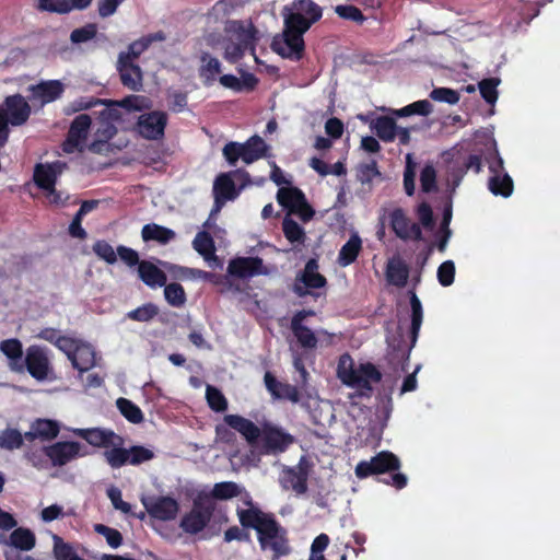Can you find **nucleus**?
Masks as SVG:
<instances>
[{
	"mask_svg": "<svg viewBox=\"0 0 560 560\" xmlns=\"http://www.w3.org/2000/svg\"><path fill=\"white\" fill-rule=\"evenodd\" d=\"M240 524L244 528L256 530L261 550L271 551L272 560H278L291 552L288 530L278 522L275 514L262 510L245 511L240 515Z\"/></svg>",
	"mask_w": 560,
	"mask_h": 560,
	"instance_id": "nucleus-1",
	"label": "nucleus"
},
{
	"mask_svg": "<svg viewBox=\"0 0 560 560\" xmlns=\"http://www.w3.org/2000/svg\"><path fill=\"white\" fill-rule=\"evenodd\" d=\"M223 420L252 446L256 445L261 438L265 454L283 453L295 442L292 434L270 422H265L259 428L252 420L240 415H225Z\"/></svg>",
	"mask_w": 560,
	"mask_h": 560,
	"instance_id": "nucleus-2",
	"label": "nucleus"
},
{
	"mask_svg": "<svg viewBox=\"0 0 560 560\" xmlns=\"http://www.w3.org/2000/svg\"><path fill=\"white\" fill-rule=\"evenodd\" d=\"M401 463L398 456L388 451H382L370 460H361L354 468V474L359 479H365L373 475H384L393 472L388 478L378 479L381 482L401 490L407 486V476L399 472Z\"/></svg>",
	"mask_w": 560,
	"mask_h": 560,
	"instance_id": "nucleus-3",
	"label": "nucleus"
},
{
	"mask_svg": "<svg viewBox=\"0 0 560 560\" xmlns=\"http://www.w3.org/2000/svg\"><path fill=\"white\" fill-rule=\"evenodd\" d=\"M337 374L345 385L357 388V392L350 396L351 398L371 397L373 393L372 383H378L382 380L380 370L370 362L361 364L359 369H353L349 354L340 357Z\"/></svg>",
	"mask_w": 560,
	"mask_h": 560,
	"instance_id": "nucleus-4",
	"label": "nucleus"
},
{
	"mask_svg": "<svg viewBox=\"0 0 560 560\" xmlns=\"http://www.w3.org/2000/svg\"><path fill=\"white\" fill-rule=\"evenodd\" d=\"M269 145L258 135H254L245 142L230 141L223 149L222 154L230 166H235L238 160L245 164H252L261 158L267 156Z\"/></svg>",
	"mask_w": 560,
	"mask_h": 560,
	"instance_id": "nucleus-5",
	"label": "nucleus"
},
{
	"mask_svg": "<svg viewBox=\"0 0 560 560\" xmlns=\"http://www.w3.org/2000/svg\"><path fill=\"white\" fill-rule=\"evenodd\" d=\"M409 295V302H410V308H411V325L409 330V337H410V345H398L393 349V351L389 353V361L390 363H394L395 361L401 363V370L406 371L409 358H410V351L412 347L416 345L417 339L419 337V331L422 325L423 320V308L421 301L417 296L415 290L408 291Z\"/></svg>",
	"mask_w": 560,
	"mask_h": 560,
	"instance_id": "nucleus-6",
	"label": "nucleus"
},
{
	"mask_svg": "<svg viewBox=\"0 0 560 560\" xmlns=\"http://www.w3.org/2000/svg\"><path fill=\"white\" fill-rule=\"evenodd\" d=\"M215 512L214 506L197 493L191 510L182 517L179 527L186 534L197 535L208 526Z\"/></svg>",
	"mask_w": 560,
	"mask_h": 560,
	"instance_id": "nucleus-7",
	"label": "nucleus"
},
{
	"mask_svg": "<svg viewBox=\"0 0 560 560\" xmlns=\"http://www.w3.org/2000/svg\"><path fill=\"white\" fill-rule=\"evenodd\" d=\"M54 467H62L72 460L88 455L84 446L77 441H59L43 447Z\"/></svg>",
	"mask_w": 560,
	"mask_h": 560,
	"instance_id": "nucleus-8",
	"label": "nucleus"
},
{
	"mask_svg": "<svg viewBox=\"0 0 560 560\" xmlns=\"http://www.w3.org/2000/svg\"><path fill=\"white\" fill-rule=\"evenodd\" d=\"M23 372L26 370L37 381H45L51 372L50 361L43 347L33 345L26 349L22 361Z\"/></svg>",
	"mask_w": 560,
	"mask_h": 560,
	"instance_id": "nucleus-9",
	"label": "nucleus"
},
{
	"mask_svg": "<svg viewBox=\"0 0 560 560\" xmlns=\"http://www.w3.org/2000/svg\"><path fill=\"white\" fill-rule=\"evenodd\" d=\"M271 49L282 58L299 61L304 56L305 43L302 35L283 30L282 37L273 38Z\"/></svg>",
	"mask_w": 560,
	"mask_h": 560,
	"instance_id": "nucleus-10",
	"label": "nucleus"
},
{
	"mask_svg": "<svg viewBox=\"0 0 560 560\" xmlns=\"http://www.w3.org/2000/svg\"><path fill=\"white\" fill-rule=\"evenodd\" d=\"M141 503L145 512L159 521H172L176 517L179 505L178 502L168 495L142 497Z\"/></svg>",
	"mask_w": 560,
	"mask_h": 560,
	"instance_id": "nucleus-11",
	"label": "nucleus"
},
{
	"mask_svg": "<svg viewBox=\"0 0 560 560\" xmlns=\"http://www.w3.org/2000/svg\"><path fill=\"white\" fill-rule=\"evenodd\" d=\"M167 125V114L162 110H153L142 114L137 122V131L148 140H160L164 137Z\"/></svg>",
	"mask_w": 560,
	"mask_h": 560,
	"instance_id": "nucleus-12",
	"label": "nucleus"
},
{
	"mask_svg": "<svg viewBox=\"0 0 560 560\" xmlns=\"http://www.w3.org/2000/svg\"><path fill=\"white\" fill-rule=\"evenodd\" d=\"M308 465L302 457L295 467L283 469L280 483L283 489H292L298 494H304L307 491Z\"/></svg>",
	"mask_w": 560,
	"mask_h": 560,
	"instance_id": "nucleus-13",
	"label": "nucleus"
},
{
	"mask_svg": "<svg viewBox=\"0 0 560 560\" xmlns=\"http://www.w3.org/2000/svg\"><path fill=\"white\" fill-rule=\"evenodd\" d=\"M240 195L231 172L219 174L213 183L214 208L212 213L219 212L224 203L234 200Z\"/></svg>",
	"mask_w": 560,
	"mask_h": 560,
	"instance_id": "nucleus-14",
	"label": "nucleus"
},
{
	"mask_svg": "<svg viewBox=\"0 0 560 560\" xmlns=\"http://www.w3.org/2000/svg\"><path fill=\"white\" fill-rule=\"evenodd\" d=\"M1 107L4 109L5 115H8L9 124L14 127L24 125L32 113L30 104L19 93L7 96Z\"/></svg>",
	"mask_w": 560,
	"mask_h": 560,
	"instance_id": "nucleus-15",
	"label": "nucleus"
},
{
	"mask_svg": "<svg viewBox=\"0 0 560 560\" xmlns=\"http://www.w3.org/2000/svg\"><path fill=\"white\" fill-rule=\"evenodd\" d=\"M92 119L88 114L78 115L71 122L62 149L67 153L78 150L86 139Z\"/></svg>",
	"mask_w": 560,
	"mask_h": 560,
	"instance_id": "nucleus-16",
	"label": "nucleus"
},
{
	"mask_svg": "<svg viewBox=\"0 0 560 560\" xmlns=\"http://www.w3.org/2000/svg\"><path fill=\"white\" fill-rule=\"evenodd\" d=\"M229 275L246 279L257 275H265L266 269L260 257H236L230 260L228 265Z\"/></svg>",
	"mask_w": 560,
	"mask_h": 560,
	"instance_id": "nucleus-17",
	"label": "nucleus"
},
{
	"mask_svg": "<svg viewBox=\"0 0 560 560\" xmlns=\"http://www.w3.org/2000/svg\"><path fill=\"white\" fill-rule=\"evenodd\" d=\"M121 84L132 92H140L143 89V72L139 65L122 58L117 59L116 65Z\"/></svg>",
	"mask_w": 560,
	"mask_h": 560,
	"instance_id": "nucleus-18",
	"label": "nucleus"
},
{
	"mask_svg": "<svg viewBox=\"0 0 560 560\" xmlns=\"http://www.w3.org/2000/svg\"><path fill=\"white\" fill-rule=\"evenodd\" d=\"M264 383L273 399L289 400L293 404H298L301 399V394L296 386L278 381L269 371L264 375Z\"/></svg>",
	"mask_w": 560,
	"mask_h": 560,
	"instance_id": "nucleus-19",
	"label": "nucleus"
},
{
	"mask_svg": "<svg viewBox=\"0 0 560 560\" xmlns=\"http://www.w3.org/2000/svg\"><path fill=\"white\" fill-rule=\"evenodd\" d=\"M31 100L39 101L42 105L51 103L60 98L65 92V84L59 80L40 81L37 84L30 85Z\"/></svg>",
	"mask_w": 560,
	"mask_h": 560,
	"instance_id": "nucleus-20",
	"label": "nucleus"
},
{
	"mask_svg": "<svg viewBox=\"0 0 560 560\" xmlns=\"http://www.w3.org/2000/svg\"><path fill=\"white\" fill-rule=\"evenodd\" d=\"M233 36V39L245 51H249L255 57V60L258 61L256 56V45L259 40V32L255 25L253 23L245 25L243 22H235Z\"/></svg>",
	"mask_w": 560,
	"mask_h": 560,
	"instance_id": "nucleus-21",
	"label": "nucleus"
},
{
	"mask_svg": "<svg viewBox=\"0 0 560 560\" xmlns=\"http://www.w3.org/2000/svg\"><path fill=\"white\" fill-rule=\"evenodd\" d=\"M409 273V266L399 256H394L387 260L385 279L388 284L396 288H405L408 283Z\"/></svg>",
	"mask_w": 560,
	"mask_h": 560,
	"instance_id": "nucleus-22",
	"label": "nucleus"
},
{
	"mask_svg": "<svg viewBox=\"0 0 560 560\" xmlns=\"http://www.w3.org/2000/svg\"><path fill=\"white\" fill-rule=\"evenodd\" d=\"M165 39L166 35L162 31L148 34L130 43L127 51L119 52L118 58L135 62L154 42H164Z\"/></svg>",
	"mask_w": 560,
	"mask_h": 560,
	"instance_id": "nucleus-23",
	"label": "nucleus"
},
{
	"mask_svg": "<svg viewBox=\"0 0 560 560\" xmlns=\"http://www.w3.org/2000/svg\"><path fill=\"white\" fill-rule=\"evenodd\" d=\"M242 488L234 481H221L214 483L210 492L200 491L198 492L205 500L214 506L218 511L217 500H230L241 494Z\"/></svg>",
	"mask_w": 560,
	"mask_h": 560,
	"instance_id": "nucleus-24",
	"label": "nucleus"
},
{
	"mask_svg": "<svg viewBox=\"0 0 560 560\" xmlns=\"http://www.w3.org/2000/svg\"><path fill=\"white\" fill-rule=\"evenodd\" d=\"M219 82L226 89L234 92H252L258 85V79L255 74L242 71L241 79L234 74H223L219 78Z\"/></svg>",
	"mask_w": 560,
	"mask_h": 560,
	"instance_id": "nucleus-25",
	"label": "nucleus"
},
{
	"mask_svg": "<svg viewBox=\"0 0 560 560\" xmlns=\"http://www.w3.org/2000/svg\"><path fill=\"white\" fill-rule=\"evenodd\" d=\"M0 351L9 359L11 371L23 373V346L19 339L10 338L1 341Z\"/></svg>",
	"mask_w": 560,
	"mask_h": 560,
	"instance_id": "nucleus-26",
	"label": "nucleus"
},
{
	"mask_svg": "<svg viewBox=\"0 0 560 560\" xmlns=\"http://www.w3.org/2000/svg\"><path fill=\"white\" fill-rule=\"evenodd\" d=\"M72 433L96 447H107L113 443V439L115 438L113 431L100 428L73 429Z\"/></svg>",
	"mask_w": 560,
	"mask_h": 560,
	"instance_id": "nucleus-27",
	"label": "nucleus"
},
{
	"mask_svg": "<svg viewBox=\"0 0 560 560\" xmlns=\"http://www.w3.org/2000/svg\"><path fill=\"white\" fill-rule=\"evenodd\" d=\"M138 275L141 281L150 288L163 287L167 281L166 273L149 260H141Z\"/></svg>",
	"mask_w": 560,
	"mask_h": 560,
	"instance_id": "nucleus-28",
	"label": "nucleus"
},
{
	"mask_svg": "<svg viewBox=\"0 0 560 560\" xmlns=\"http://www.w3.org/2000/svg\"><path fill=\"white\" fill-rule=\"evenodd\" d=\"M200 62L201 65L198 69L199 77L203 85L211 86L217 77L222 72V65L218 58L212 57L206 51L200 55Z\"/></svg>",
	"mask_w": 560,
	"mask_h": 560,
	"instance_id": "nucleus-29",
	"label": "nucleus"
},
{
	"mask_svg": "<svg viewBox=\"0 0 560 560\" xmlns=\"http://www.w3.org/2000/svg\"><path fill=\"white\" fill-rule=\"evenodd\" d=\"M69 360L74 369L83 373L95 365V352L89 345H78Z\"/></svg>",
	"mask_w": 560,
	"mask_h": 560,
	"instance_id": "nucleus-30",
	"label": "nucleus"
},
{
	"mask_svg": "<svg viewBox=\"0 0 560 560\" xmlns=\"http://www.w3.org/2000/svg\"><path fill=\"white\" fill-rule=\"evenodd\" d=\"M141 236L144 242L154 241L159 244L166 245L176 237V233L156 223H148L142 228Z\"/></svg>",
	"mask_w": 560,
	"mask_h": 560,
	"instance_id": "nucleus-31",
	"label": "nucleus"
},
{
	"mask_svg": "<svg viewBox=\"0 0 560 560\" xmlns=\"http://www.w3.org/2000/svg\"><path fill=\"white\" fill-rule=\"evenodd\" d=\"M362 249V241L358 234H352L339 250L337 261L339 266L347 267L353 264Z\"/></svg>",
	"mask_w": 560,
	"mask_h": 560,
	"instance_id": "nucleus-32",
	"label": "nucleus"
},
{
	"mask_svg": "<svg viewBox=\"0 0 560 560\" xmlns=\"http://www.w3.org/2000/svg\"><path fill=\"white\" fill-rule=\"evenodd\" d=\"M371 128L384 142H393L396 138L398 126L393 117L378 116L371 122Z\"/></svg>",
	"mask_w": 560,
	"mask_h": 560,
	"instance_id": "nucleus-33",
	"label": "nucleus"
},
{
	"mask_svg": "<svg viewBox=\"0 0 560 560\" xmlns=\"http://www.w3.org/2000/svg\"><path fill=\"white\" fill-rule=\"evenodd\" d=\"M318 264L316 259L311 258L300 277V281L304 284L306 289H320L324 288L327 283L326 278L317 272Z\"/></svg>",
	"mask_w": 560,
	"mask_h": 560,
	"instance_id": "nucleus-34",
	"label": "nucleus"
},
{
	"mask_svg": "<svg viewBox=\"0 0 560 560\" xmlns=\"http://www.w3.org/2000/svg\"><path fill=\"white\" fill-rule=\"evenodd\" d=\"M33 178L36 186L45 191L56 186L57 172L51 164H37Z\"/></svg>",
	"mask_w": 560,
	"mask_h": 560,
	"instance_id": "nucleus-35",
	"label": "nucleus"
},
{
	"mask_svg": "<svg viewBox=\"0 0 560 560\" xmlns=\"http://www.w3.org/2000/svg\"><path fill=\"white\" fill-rule=\"evenodd\" d=\"M488 188L494 196L508 198L513 192L514 183L508 173L491 175L488 180Z\"/></svg>",
	"mask_w": 560,
	"mask_h": 560,
	"instance_id": "nucleus-36",
	"label": "nucleus"
},
{
	"mask_svg": "<svg viewBox=\"0 0 560 560\" xmlns=\"http://www.w3.org/2000/svg\"><path fill=\"white\" fill-rule=\"evenodd\" d=\"M305 195L298 187H281L277 192L278 203L290 213L299 203H302Z\"/></svg>",
	"mask_w": 560,
	"mask_h": 560,
	"instance_id": "nucleus-37",
	"label": "nucleus"
},
{
	"mask_svg": "<svg viewBox=\"0 0 560 560\" xmlns=\"http://www.w3.org/2000/svg\"><path fill=\"white\" fill-rule=\"evenodd\" d=\"M10 545L14 547L15 549L22 550V551H28L34 548L36 544V538L34 533L24 527L15 528L10 534Z\"/></svg>",
	"mask_w": 560,
	"mask_h": 560,
	"instance_id": "nucleus-38",
	"label": "nucleus"
},
{
	"mask_svg": "<svg viewBox=\"0 0 560 560\" xmlns=\"http://www.w3.org/2000/svg\"><path fill=\"white\" fill-rule=\"evenodd\" d=\"M290 328L300 347L311 350L316 349L318 339L311 328L304 324L293 323H291Z\"/></svg>",
	"mask_w": 560,
	"mask_h": 560,
	"instance_id": "nucleus-39",
	"label": "nucleus"
},
{
	"mask_svg": "<svg viewBox=\"0 0 560 560\" xmlns=\"http://www.w3.org/2000/svg\"><path fill=\"white\" fill-rule=\"evenodd\" d=\"M116 406L119 412L131 423L139 424L143 421V412L133 401L130 399L120 397L116 400Z\"/></svg>",
	"mask_w": 560,
	"mask_h": 560,
	"instance_id": "nucleus-40",
	"label": "nucleus"
},
{
	"mask_svg": "<svg viewBox=\"0 0 560 560\" xmlns=\"http://www.w3.org/2000/svg\"><path fill=\"white\" fill-rule=\"evenodd\" d=\"M313 24L301 12H290L284 15V30L302 36Z\"/></svg>",
	"mask_w": 560,
	"mask_h": 560,
	"instance_id": "nucleus-41",
	"label": "nucleus"
},
{
	"mask_svg": "<svg viewBox=\"0 0 560 560\" xmlns=\"http://www.w3.org/2000/svg\"><path fill=\"white\" fill-rule=\"evenodd\" d=\"M192 246L194 249L206 259L214 256L215 245L209 232H198L192 241Z\"/></svg>",
	"mask_w": 560,
	"mask_h": 560,
	"instance_id": "nucleus-42",
	"label": "nucleus"
},
{
	"mask_svg": "<svg viewBox=\"0 0 560 560\" xmlns=\"http://www.w3.org/2000/svg\"><path fill=\"white\" fill-rule=\"evenodd\" d=\"M410 223L401 208H396L392 211L390 228L400 240L408 241L407 231Z\"/></svg>",
	"mask_w": 560,
	"mask_h": 560,
	"instance_id": "nucleus-43",
	"label": "nucleus"
},
{
	"mask_svg": "<svg viewBox=\"0 0 560 560\" xmlns=\"http://www.w3.org/2000/svg\"><path fill=\"white\" fill-rule=\"evenodd\" d=\"M282 231L285 238L292 244H303L305 242V231L296 221L288 215L282 221Z\"/></svg>",
	"mask_w": 560,
	"mask_h": 560,
	"instance_id": "nucleus-44",
	"label": "nucleus"
},
{
	"mask_svg": "<svg viewBox=\"0 0 560 560\" xmlns=\"http://www.w3.org/2000/svg\"><path fill=\"white\" fill-rule=\"evenodd\" d=\"M164 287V298L166 302L173 307H182L185 305L187 298L182 284L172 282Z\"/></svg>",
	"mask_w": 560,
	"mask_h": 560,
	"instance_id": "nucleus-45",
	"label": "nucleus"
},
{
	"mask_svg": "<svg viewBox=\"0 0 560 560\" xmlns=\"http://www.w3.org/2000/svg\"><path fill=\"white\" fill-rule=\"evenodd\" d=\"M23 445V435L18 429L7 428L0 432V448L19 450Z\"/></svg>",
	"mask_w": 560,
	"mask_h": 560,
	"instance_id": "nucleus-46",
	"label": "nucleus"
},
{
	"mask_svg": "<svg viewBox=\"0 0 560 560\" xmlns=\"http://www.w3.org/2000/svg\"><path fill=\"white\" fill-rule=\"evenodd\" d=\"M159 307L152 302H148L126 314L128 319L148 323L152 320L159 314Z\"/></svg>",
	"mask_w": 560,
	"mask_h": 560,
	"instance_id": "nucleus-47",
	"label": "nucleus"
},
{
	"mask_svg": "<svg viewBox=\"0 0 560 560\" xmlns=\"http://www.w3.org/2000/svg\"><path fill=\"white\" fill-rule=\"evenodd\" d=\"M296 12H301L311 23H316L322 19L323 10L313 0H295L293 3Z\"/></svg>",
	"mask_w": 560,
	"mask_h": 560,
	"instance_id": "nucleus-48",
	"label": "nucleus"
},
{
	"mask_svg": "<svg viewBox=\"0 0 560 560\" xmlns=\"http://www.w3.org/2000/svg\"><path fill=\"white\" fill-rule=\"evenodd\" d=\"M206 399L210 409L215 412H223L228 409V399L222 392L214 386H207Z\"/></svg>",
	"mask_w": 560,
	"mask_h": 560,
	"instance_id": "nucleus-49",
	"label": "nucleus"
},
{
	"mask_svg": "<svg viewBox=\"0 0 560 560\" xmlns=\"http://www.w3.org/2000/svg\"><path fill=\"white\" fill-rule=\"evenodd\" d=\"M34 425L42 440H54L60 431L58 422L50 419H37L34 421Z\"/></svg>",
	"mask_w": 560,
	"mask_h": 560,
	"instance_id": "nucleus-50",
	"label": "nucleus"
},
{
	"mask_svg": "<svg viewBox=\"0 0 560 560\" xmlns=\"http://www.w3.org/2000/svg\"><path fill=\"white\" fill-rule=\"evenodd\" d=\"M93 253L109 265L117 262V250L105 240L96 241L92 246Z\"/></svg>",
	"mask_w": 560,
	"mask_h": 560,
	"instance_id": "nucleus-51",
	"label": "nucleus"
},
{
	"mask_svg": "<svg viewBox=\"0 0 560 560\" xmlns=\"http://www.w3.org/2000/svg\"><path fill=\"white\" fill-rule=\"evenodd\" d=\"M499 83L498 78H489L481 80L478 84L482 98L490 105H493L498 100L497 86Z\"/></svg>",
	"mask_w": 560,
	"mask_h": 560,
	"instance_id": "nucleus-52",
	"label": "nucleus"
},
{
	"mask_svg": "<svg viewBox=\"0 0 560 560\" xmlns=\"http://www.w3.org/2000/svg\"><path fill=\"white\" fill-rule=\"evenodd\" d=\"M336 14L347 21H352L358 24H362L366 18L362 13V11L352 4H339L335 7Z\"/></svg>",
	"mask_w": 560,
	"mask_h": 560,
	"instance_id": "nucleus-53",
	"label": "nucleus"
},
{
	"mask_svg": "<svg viewBox=\"0 0 560 560\" xmlns=\"http://www.w3.org/2000/svg\"><path fill=\"white\" fill-rule=\"evenodd\" d=\"M37 8L40 11L58 14H67L73 10L70 0H39Z\"/></svg>",
	"mask_w": 560,
	"mask_h": 560,
	"instance_id": "nucleus-54",
	"label": "nucleus"
},
{
	"mask_svg": "<svg viewBox=\"0 0 560 560\" xmlns=\"http://www.w3.org/2000/svg\"><path fill=\"white\" fill-rule=\"evenodd\" d=\"M127 448L122 447H113L112 450H107L104 455L112 468H120L127 464H129V455Z\"/></svg>",
	"mask_w": 560,
	"mask_h": 560,
	"instance_id": "nucleus-55",
	"label": "nucleus"
},
{
	"mask_svg": "<svg viewBox=\"0 0 560 560\" xmlns=\"http://www.w3.org/2000/svg\"><path fill=\"white\" fill-rule=\"evenodd\" d=\"M97 34V26L94 23H89L82 27L75 28L70 34V40L73 44L86 43L93 39Z\"/></svg>",
	"mask_w": 560,
	"mask_h": 560,
	"instance_id": "nucleus-56",
	"label": "nucleus"
},
{
	"mask_svg": "<svg viewBox=\"0 0 560 560\" xmlns=\"http://www.w3.org/2000/svg\"><path fill=\"white\" fill-rule=\"evenodd\" d=\"M94 530L104 536L107 544L112 547V548H118L121 544H122V535L121 533L116 529V528H112V527H108L104 524H96L94 526Z\"/></svg>",
	"mask_w": 560,
	"mask_h": 560,
	"instance_id": "nucleus-57",
	"label": "nucleus"
},
{
	"mask_svg": "<svg viewBox=\"0 0 560 560\" xmlns=\"http://www.w3.org/2000/svg\"><path fill=\"white\" fill-rule=\"evenodd\" d=\"M420 185L423 192H432L436 189V172L433 165L427 164L421 170Z\"/></svg>",
	"mask_w": 560,
	"mask_h": 560,
	"instance_id": "nucleus-58",
	"label": "nucleus"
},
{
	"mask_svg": "<svg viewBox=\"0 0 560 560\" xmlns=\"http://www.w3.org/2000/svg\"><path fill=\"white\" fill-rule=\"evenodd\" d=\"M430 97L435 102L447 103L451 105L459 102V93L450 88H435L431 91Z\"/></svg>",
	"mask_w": 560,
	"mask_h": 560,
	"instance_id": "nucleus-59",
	"label": "nucleus"
},
{
	"mask_svg": "<svg viewBox=\"0 0 560 560\" xmlns=\"http://www.w3.org/2000/svg\"><path fill=\"white\" fill-rule=\"evenodd\" d=\"M128 452H130L128 455L129 464L133 466L140 465L154 458V453L142 445L131 446Z\"/></svg>",
	"mask_w": 560,
	"mask_h": 560,
	"instance_id": "nucleus-60",
	"label": "nucleus"
},
{
	"mask_svg": "<svg viewBox=\"0 0 560 560\" xmlns=\"http://www.w3.org/2000/svg\"><path fill=\"white\" fill-rule=\"evenodd\" d=\"M438 280L441 285L450 287L455 279V264L453 260H445L438 268Z\"/></svg>",
	"mask_w": 560,
	"mask_h": 560,
	"instance_id": "nucleus-61",
	"label": "nucleus"
},
{
	"mask_svg": "<svg viewBox=\"0 0 560 560\" xmlns=\"http://www.w3.org/2000/svg\"><path fill=\"white\" fill-rule=\"evenodd\" d=\"M54 540V555L56 560H70L72 557L78 556L72 546L65 542L59 536H55Z\"/></svg>",
	"mask_w": 560,
	"mask_h": 560,
	"instance_id": "nucleus-62",
	"label": "nucleus"
},
{
	"mask_svg": "<svg viewBox=\"0 0 560 560\" xmlns=\"http://www.w3.org/2000/svg\"><path fill=\"white\" fill-rule=\"evenodd\" d=\"M416 166L411 161L410 154L407 155V164L404 172V189L408 196L415 194Z\"/></svg>",
	"mask_w": 560,
	"mask_h": 560,
	"instance_id": "nucleus-63",
	"label": "nucleus"
},
{
	"mask_svg": "<svg viewBox=\"0 0 560 560\" xmlns=\"http://www.w3.org/2000/svg\"><path fill=\"white\" fill-rule=\"evenodd\" d=\"M246 51L232 38L224 47V59L230 63H236L240 61Z\"/></svg>",
	"mask_w": 560,
	"mask_h": 560,
	"instance_id": "nucleus-64",
	"label": "nucleus"
}]
</instances>
